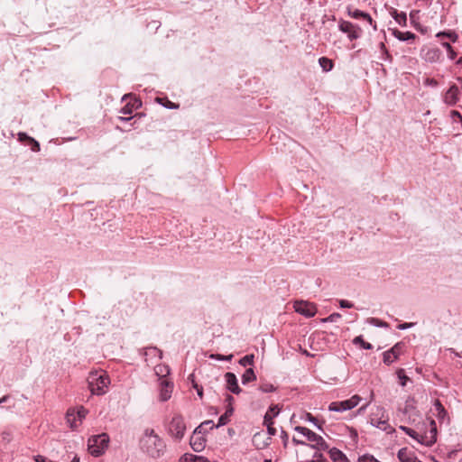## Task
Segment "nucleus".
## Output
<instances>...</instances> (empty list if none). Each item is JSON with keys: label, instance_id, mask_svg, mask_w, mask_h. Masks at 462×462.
Wrapping results in <instances>:
<instances>
[{"label": "nucleus", "instance_id": "1", "mask_svg": "<svg viewBox=\"0 0 462 462\" xmlns=\"http://www.w3.org/2000/svg\"><path fill=\"white\" fill-rule=\"evenodd\" d=\"M139 445L143 453L154 458L162 456L166 448L164 440L153 429L150 428L143 430Z\"/></svg>", "mask_w": 462, "mask_h": 462}, {"label": "nucleus", "instance_id": "2", "mask_svg": "<svg viewBox=\"0 0 462 462\" xmlns=\"http://www.w3.org/2000/svg\"><path fill=\"white\" fill-rule=\"evenodd\" d=\"M88 382L92 394L103 395L108 391L110 378L106 372L93 371L89 374Z\"/></svg>", "mask_w": 462, "mask_h": 462}, {"label": "nucleus", "instance_id": "3", "mask_svg": "<svg viewBox=\"0 0 462 462\" xmlns=\"http://www.w3.org/2000/svg\"><path fill=\"white\" fill-rule=\"evenodd\" d=\"M430 430L428 433L424 435H420L414 430L401 426L400 430H402L405 434L416 439L419 443L425 445L427 447L432 446L437 440V427L434 420H430Z\"/></svg>", "mask_w": 462, "mask_h": 462}, {"label": "nucleus", "instance_id": "4", "mask_svg": "<svg viewBox=\"0 0 462 462\" xmlns=\"http://www.w3.org/2000/svg\"><path fill=\"white\" fill-rule=\"evenodd\" d=\"M109 437L106 433L92 436L88 441V449L94 457H99L105 453L108 448Z\"/></svg>", "mask_w": 462, "mask_h": 462}, {"label": "nucleus", "instance_id": "5", "mask_svg": "<svg viewBox=\"0 0 462 462\" xmlns=\"http://www.w3.org/2000/svg\"><path fill=\"white\" fill-rule=\"evenodd\" d=\"M370 423L382 430L390 427L389 417L384 408L377 406L370 415Z\"/></svg>", "mask_w": 462, "mask_h": 462}, {"label": "nucleus", "instance_id": "6", "mask_svg": "<svg viewBox=\"0 0 462 462\" xmlns=\"http://www.w3.org/2000/svg\"><path fill=\"white\" fill-rule=\"evenodd\" d=\"M361 401H362V398L359 395L355 394L347 400L331 402L328 406V410L331 411H337V412L349 411V410H352L353 408L356 407L360 403Z\"/></svg>", "mask_w": 462, "mask_h": 462}, {"label": "nucleus", "instance_id": "7", "mask_svg": "<svg viewBox=\"0 0 462 462\" xmlns=\"http://www.w3.org/2000/svg\"><path fill=\"white\" fill-rule=\"evenodd\" d=\"M186 430V425L182 417L176 415L174 416L169 426V432L171 436L176 439H181L184 437Z\"/></svg>", "mask_w": 462, "mask_h": 462}, {"label": "nucleus", "instance_id": "8", "mask_svg": "<svg viewBox=\"0 0 462 462\" xmlns=\"http://www.w3.org/2000/svg\"><path fill=\"white\" fill-rule=\"evenodd\" d=\"M294 310L306 317H314L317 313V307L314 303L306 300H296L293 304Z\"/></svg>", "mask_w": 462, "mask_h": 462}, {"label": "nucleus", "instance_id": "9", "mask_svg": "<svg viewBox=\"0 0 462 462\" xmlns=\"http://www.w3.org/2000/svg\"><path fill=\"white\" fill-rule=\"evenodd\" d=\"M403 343L398 342L396 343L391 349L385 351L383 354V363L386 365H391L394 361H396L399 356L402 355L403 351Z\"/></svg>", "mask_w": 462, "mask_h": 462}, {"label": "nucleus", "instance_id": "10", "mask_svg": "<svg viewBox=\"0 0 462 462\" xmlns=\"http://www.w3.org/2000/svg\"><path fill=\"white\" fill-rule=\"evenodd\" d=\"M460 90L456 84H451L448 89L443 94V102L450 106H455L459 100Z\"/></svg>", "mask_w": 462, "mask_h": 462}, {"label": "nucleus", "instance_id": "11", "mask_svg": "<svg viewBox=\"0 0 462 462\" xmlns=\"http://www.w3.org/2000/svg\"><path fill=\"white\" fill-rule=\"evenodd\" d=\"M339 30L347 33L349 40L353 41L360 37V28L347 21H341L338 24Z\"/></svg>", "mask_w": 462, "mask_h": 462}, {"label": "nucleus", "instance_id": "12", "mask_svg": "<svg viewBox=\"0 0 462 462\" xmlns=\"http://www.w3.org/2000/svg\"><path fill=\"white\" fill-rule=\"evenodd\" d=\"M173 384L167 379H162L160 383L159 398L161 402H166L171 397Z\"/></svg>", "mask_w": 462, "mask_h": 462}, {"label": "nucleus", "instance_id": "13", "mask_svg": "<svg viewBox=\"0 0 462 462\" xmlns=\"http://www.w3.org/2000/svg\"><path fill=\"white\" fill-rule=\"evenodd\" d=\"M271 443L270 437L265 431H259L253 437V444L258 449H263L268 447Z\"/></svg>", "mask_w": 462, "mask_h": 462}, {"label": "nucleus", "instance_id": "14", "mask_svg": "<svg viewBox=\"0 0 462 462\" xmlns=\"http://www.w3.org/2000/svg\"><path fill=\"white\" fill-rule=\"evenodd\" d=\"M441 51L438 48H429L421 50V57L427 62L434 63L439 60Z\"/></svg>", "mask_w": 462, "mask_h": 462}, {"label": "nucleus", "instance_id": "15", "mask_svg": "<svg viewBox=\"0 0 462 462\" xmlns=\"http://www.w3.org/2000/svg\"><path fill=\"white\" fill-rule=\"evenodd\" d=\"M347 14L350 17H352L354 19H358V20L362 19V20L366 21L370 25L374 26V30H376V24L374 23L373 19L369 14L360 11L358 9H350V8L348 9Z\"/></svg>", "mask_w": 462, "mask_h": 462}, {"label": "nucleus", "instance_id": "16", "mask_svg": "<svg viewBox=\"0 0 462 462\" xmlns=\"http://www.w3.org/2000/svg\"><path fill=\"white\" fill-rule=\"evenodd\" d=\"M225 379L226 383V388L232 392L233 393L238 394L241 392V389L238 385L237 378L233 373H226L225 374Z\"/></svg>", "mask_w": 462, "mask_h": 462}, {"label": "nucleus", "instance_id": "17", "mask_svg": "<svg viewBox=\"0 0 462 462\" xmlns=\"http://www.w3.org/2000/svg\"><path fill=\"white\" fill-rule=\"evenodd\" d=\"M234 398L230 395L227 396L226 401L229 402V406L225 411L223 415L220 416L218 419V422L217 427H221L228 423L230 416L233 414L234 409L231 406V402H233Z\"/></svg>", "mask_w": 462, "mask_h": 462}, {"label": "nucleus", "instance_id": "18", "mask_svg": "<svg viewBox=\"0 0 462 462\" xmlns=\"http://www.w3.org/2000/svg\"><path fill=\"white\" fill-rule=\"evenodd\" d=\"M328 454L333 462H350L347 457L337 448L328 449Z\"/></svg>", "mask_w": 462, "mask_h": 462}, {"label": "nucleus", "instance_id": "19", "mask_svg": "<svg viewBox=\"0 0 462 462\" xmlns=\"http://www.w3.org/2000/svg\"><path fill=\"white\" fill-rule=\"evenodd\" d=\"M67 423L69 425L71 429L78 428L81 423H79L78 417L76 416V410L70 409L68 411L66 415Z\"/></svg>", "mask_w": 462, "mask_h": 462}, {"label": "nucleus", "instance_id": "20", "mask_svg": "<svg viewBox=\"0 0 462 462\" xmlns=\"http://www.w3.org/2000/svg\"><path fill=\"white\" fill-rule=\"evenodd\" d=\"M397 456L401 462H414L416 459V457L405 448H401Z\"/></svg>", "mask_w": 462, "mask_h": 462}, {"label": "nucleus", "instance_id": "21", "mask_svg": "<svg viewBox=\"0 0 462 462\" xmlns=\"http://www.w3.org/2000/svg\"><path fill=\"white\" fill-rule=\"evenodd\" d=\"M310 442L312 443L311 444V448H316V449H319V450H328V445L326 443V441L324 440V439L319 436V435H316V437L310 440Z\"/></svg>", "mask_w": 462, "mask_h": 462}, {"label": "nucleus", "instance_id": "22", "mask_svg": "<svg viewBox=\"0 0 462 462\" xmlns=\"http://www.w3.org/2000/svg\"><path fill=\"white\" fill-rule=\"evenodd\" d=\"M310 442L312 443L311 444V448H316V449H319V450H328V445L326 443V441L324 440V439L319 436V435H316V437L310 440Z\"/></svg>", "mask_w": 462, "mask_h": 462}, {"label": "nucleus", "instance_id": "23", "mask_svg": "<svg viewBox=\"0 0 462 462\" xmlns=\"http://www.w3.org/2000/svg\"><path fill=\"white\" fill-rule=\"evenodd\" d=\"M263 423L267 427V431L265 433L268 434V436L271 439L272 436H274L276 434V430L273 426V420H272V417H271L270 413H265L264 419H263Z\"/></svg>", "mask_w": 462, "mask_h": 462}, {"label": "nucleus", "instance_id": "24", "mask_svg": "<svg viewBox=\"0 0 462 462\" xmlns=\"http://www.w3.org/2000/svg\"><path fill=\"white\" fill-rule=\"evenodd\" d=\"M180 462H209V461L202 456H197L194 454H185L180 458Z\"/></svg>", "mask_w": 462, "mask_h": 462}, {"label": "nucleus", "instance_id": "25", "mask_svg": "<svg viewBox=\"0 0 462 462\" xmlns=\"http://www.w3.org/2000/svg\"><path fill=\"white\" fill-rule=\"evenodd\" d=\"M295 430L298 433H300V435H302L303 437H305L307 439V440H309V441L312 440L317 435L315 432L309 430L308 428L301 427V426L295 427Z\"/></svg>", "mask_w": 462, "mask_h": 462}, {"label": "nucleus", "instance_id": "26", "mask_svg": "<svg viewBox=\"0 0 462 462\" xmlns=\"http://www.w3.org/2000/svg\"><path fill=\"white\" fill-rule=\"evenodd\" d=\"M154 372L162 381V379H166L165 377L170 374V368L166 365H158L154 367Z\"/></svg>", "mask_w": 462, "mask_h": 462}, {"label": "nucleus", "instance_id": "27", "mask_svg": "<svg viewBox=\"0 0 462 462\" xmlns=\"http://www.w3.org/2000/svg\"><path fill=\"white\" fill-rule=\"evenodd\" d=\"M393 35L400 41L402 42H405V41H408V40H411V39H414L415 38V35L414 33L411 32H401V31H398V30H394L393 31Z\"/></svg>", "mask_w": 462, "mask_h": 462}, {"label": "nucleus", "instance_id": "28", "mask_svg": "<svg viewBox=\"0 0 462 462\" xmlns=\"http://www.w3.org/2000/svg\"><path fill=\"white\" fill-rule=\"evenodd\" d=\"M255 380H256V375H255L253 368L246 369L245 372L244 373V374L242 375V383L244 384L253 382V381H255Z\"/></svg>", "mask_w": 462, "mask_h": 462}, {"label": "nucleus", "instance_id": "29", "mask_svg": "<svg viewBox=\"0 0 462 462\" xmlns=\"http://www.w3.org/2000/svg\"><path fill=\"white\" fill-rule=\"evenodd\" d=\"M319 63L325 72L330 71L333 69L332 60L326 57L319 58Z\"/></svg>", "mask_w": 462, "mask_h": 462}, {"label": "nucleus", "instance_id": "30", "mask_svg": "<svg viewBox=\"0 0 462 462\" xmlns=\"http://www.w3.org/2000/svg\"><path fill=\"white\" fill-rule=\"evenodd\" d=\"M146 357H157L162 359V352L156 347H147L144 352Z\"/></svg>", "mask_w": 462, "mask_h": 462}, {"label": "nucleus", "instance_id": "31", "mask_svg": "<svg viewBox=\"0 0 462 462\" xmlns=\"http://www.w3.org/2000/svg\"><path fill=\"white\" fill-rule=\"evenodd\" d=\"M436 37L438 38H440V37H448L453 42H456L457 40H458V35L455 32H452V31H448V32H439L436 34Z\"/></svg>", "mask_w": 462, "mask_h": 462}, {"label": "nucleus", "instance_id": "32", "mask_svg": "<svg viewBox=\"0 0 462 462\" xmlns=\"http://www.w3.org/2000/svg\"><path fill=\"white\" fill-rule=\"evenodd\" d=\"M353 343L355 345H360L363 348L365 349H372L373 348V346L368 343V342H365L364 339H363V337L362 336H358V337H356L354 339H353Z\"/></svg>", "mask_w": 462, "mask_h": 462}, {"label": "nucleus", "instance_id": "33", "mask_svg": "<svg viewBox=\"0 0 462 462\" xmlns=\"http://www.w3.org/2000/svg\"><path fill=\"white\" fill-rule=\"evenodd\" d=\"M367 322L373 326L379 327V328H388L389 327L388 323H386L381 319H378L376 318H370L367 319Z\"/></svg>", "mask_w": 462, "mask_h": 462}, {"label": "nucleus", "instance_id": "34", "mask_svg": "<svg viewBox=\"0 0 462 462\" xmlns=\"http://www.w3.org/2000/svg\"><path fill=\"white\" fill-rule=\"evenodd\" d=\"M254 355H247L239 360V364L242 366L252 365L254 364Z\"/></svg>", "mask_w": 462, "mask_h": 462}, {"label": "nucleus", "instance_id": "35", "mask_svg": "<svg viewBox=\"0 0 462 462\" xmlns=\"http://www.w3.org/2000/svg\"><path fill=\"white\" fill-rule=\"evenodd\" d=\"M441 44L447 50L448 58L450 60H454L456 58V56H457V52L453 50V48L450 45V43H448L447 42H444Z\"/></svg>", "mask_w": 462, "mask_h": 462}, {"label": "nucleus", "instance_id": "36", "mask_svg": "<svg viewBox=\"0 0 462 462\" xmlns=\"http://www.w3.org/2000/svg\"><path fill=\"white\" fill-rule=\"evenodd\" d=\"M397 376L400 380V383L402 386H405L406 383L409 381V377L405 375L403 369L397 370Z\"/></svg>", "mask_w": 462, "mask_h": 462}, {"label": "nucleus", "instance_id": "37", "mask_svg": "<svg viewBox=\"0 0 462 462\" xmlns=\"http://www.w3.org/2000/svg\"><path fill=\"white\" fill-rule=\"evenodd\" d=\"M87 414H88V411L82 406H80L78 410H76V416L78 417L79 423L82 422V420L85 419Z\"/></svg>", "mask_w": 462, "mask_h": 462}, {"label": "nucleus", "instance_id": "38", "mask_svg": "<svg viewBox=\"0 0 462 462\" xmlns=\"http://www.w3.org/2000/svg\"><path fill=\"white\" fill-rule=\"evenodd\" d=\"M434 405L438 411L439 418L443 419L446 414V411H445L444 407L441 405V403L439 401H436Z\"/></svg>", "mask_w": 462, "mask_h": 462}, {"label": "nucleus", "instance_id": "39", "mask_svg": "<svg viewBox=\"0 0 462 462\" xmlns=\"http://www.w3.org/2000/svg\"><path fill=\"white\" fill-rule=\"evenodd\" d=\"M339 319H341V315L339 313H332L328 317L322 319L323 322H337Z\"/></svg>", "mask_w": 462, "mask_h": 462}, {"label": "nucleus", "instance_id": "40", "mask_svg": "<svg viewBox=\"0 0 462 462\" xmlns=\"http://www.w3.org/2000/svg\"><path fill=\"white\" fill-rule=\"evenodd\" d=\"M190 445H191L192 448L197 452L202 450L204 448V443L200 440L199 441L191 440Z\"/></svg>", "mask_w": 462, "mask_h": 462}, {"label": "nucleus", "instance_id": "41", "mask_svg": "<svg viewBox=\"0 0 462 462\" xmlns=\"http://www.w3.org/2000/svg\"><path fill=\"white\" fill-rule=\"evenodd\" d=\"M210 358L217 359V360L230 361L233 358V355L222 356V355H219V354H212L210 356Z\"/></svg>", "mask_w": 462, "mask_h": 462}, {"label": "nucleus", "instance_id": "42", "mask_svg": "<svg viewBox=\"0 0 462 462\" xmlns=\"http://www.w3.org/2000/svg\"><path fill=\"white\" fill-rule=\"evenodd\" d=\"M17 136H18V140L21 143H24V142L30 143L31 139H33L32 137H30L29 135H27L25 133H23V132L18 133Z\"/></svg>", "mask_w": 462, "mask_h": 462}, {"label": "nucleus", "instance_id": "43", "mask_svg": "<svg viewBox=\"0 0 462 462\" xmlns=\"http://www.w3.org/2000/svg\"><path fill=\"white\" fill-rule=\"evenodd\" d=\"M379 47H380V50H381L382 55H383L382 59L383 60H388L390 58V54L388 53V51H387L384 43L381 42L379 44Z\"/></svg>", "mask_w": 462, "mask_h": 462}, {"label": "nucleus", "instance_id": "44", "mask_svg": "<svg viewBox=\"0 0 462 462\" xmlns=\"http://www.w3.org/2000/svg\"><path fill=\"white\" fill-rule=\"evenodd\" d=\"M279 412H280V410H279L278 406L274 405V406L270 407V409L268 410V411L266 413L271 414L272 420H273V418L279 414Z\"/></svg>", "mask_w": 462, "mask_h": 462}, {"label": "nucleus", "instance_id": "45", "mask_svg": "<svg viewBox=\"0 0 462 462\" xmlns=\"http://www.w3.org/2000/svg\"><path fill=\"white\" fill-rule=\"evenodd\" d=\"M260 390L263 393H271L274 391V387L271 383H264L260 386Z\"/></svg>", "mask_w": 462, "mask_h": 462}, {"label": "nucleus", "instance_id": "46", "mask_svg": "<svg viewBox=\"0 0 462 462\" xmlns=\"http://www.w3.org/2000/svg\"><path fill=\"white\" fill-rule=\"evenodd\" d=\"M394 19L395 21L399 23V24H402V23H405L406 22V14H396V15L394 16Z\"/></svg>", "mask_w": 462, "mask_h": 462}, {"label": "nucleus", "instance_id": "47", "mask_svg": "<svg viewBox=\"0 0 462 462\" xmlns=\"http://www.w3.org/2000/svg\"><path fill=\"white\" fill-rule=\"evenodd\" d=\"M134 111L133 107L130 106V102L126 103L125 106L121 109V113L124 115H130Z\"/></svg>", "mask_w": 462, "mask_h": 462}, {"label": "nucleus", "instance_id": "48", "mask_svg": "<svg viewBox=\"0 0 462 462\" xmlns=\"http://www.w3.org/2000/svg\"><path fill=\"white\" fill-rule=\"evenodd\" d=\"M191 380H192V385L197 390V393H198L199 397L202 398L203 388L201 386H199L197 383H195L193 379H191Z\"/></svg>", "mask_w": 462, "mask_h": 462}, {"label": "nucleus", "instance_id": "49", "mask_svg": "<svg viewBox=\"0 0 462 462\" xmlns=\"http://www.w3.org/2000/svg\"><path fill=\"white\" fill-rule=\"evenodd\" d=\"M339 306L341 308H347V309H350V308H353V303L346 300H339Z\"/></svg>", "mask_w": 462, "mask_h": 462}, {"label": "nucleus", "instance_id": "50", "mask_svg": "<svg viewBox=\"0 0 462 462\" xmlns=\"http://www.w3.org/2000/svg\"><path fill=\"white\" fill-rule=\"evenodd\" d=\"M30 144H32V152H39L40 151V144L39 143L34 140V139H31V142L29 143Z\"/></svg>", "mask_w": 462, "mask_h": 462}, {"label": "nucleus", "instance_id": "51", "mask_svg": "<svg viewBox=\"0 0 462 462\" xmlns=\"http://www.w3.org/2000/svg\"><path fill=\"white\" fill-rule=\"evenodd\" d=\"M414 325H415V323H413V322L402 323V324L398 325L397 328L399 329L403 330V329H407V328H412Z\"/></svg>", "mask_w": 462, "mask_h": 462}, {"label": "nucleus", "instance_id": "52", "mask_svg": "<svg viewBox=\"0 0 462 462\" xmlns=\"http://www.w3.org/2000/svg\"><path fill=\"white\" fill-rule=\"evenodd\" d=\"M425 85L430 86V87H437L438 81L434 79H426Z\"/></svg>", "mask_w": 462, "mask_h": 462}, {"label": "nucleus", "instance_id": "53", "mask_svg": "<svg viewBox=\"0 0 462 462\" xmlns=\"http://www.w3.org/2000/svg\"><path fill=\"white\" fill-rule=\"evenodd\" d=\"M164 106H166L167 108H170V109H176V108L179 107L178 105H176V104H174V103H172L171 101H167V103L164 104Z\"/></svg>", "mask_w": 462, "mask_h": 462}, {"label": "nucleus", "instance_id": "54", "mask_svg": "<svg viewBox=\"0 0 462 462\" xmlns=\"http://www.w3.org/2000/svg\"><path fill=\"white\" fill-rule=\"evenodd\" d=\"M141 102L137 99H134V103L130 102V106L133 107V109H137L141 106Z\"/></svg>", "mask_w": 462, "mask_h": 462}, {"label": "nucleus", "instance_id": "55", "mask_svg": "<svg viewBox=\"0 0 462 462\" xmlns=\"http://www.w3.org/2000/svg\"><path fill=\"white\" fill-rule=\"evenodd\" d=\"M306 418L309 421L312 422L314 425H317V419L314 418L311 414L307 413Z\"/></svg>", "mask_w": 462, "mask_h": 462}, {"label": "nucleus", "instance_id": "56", "mask_svg": "<svg viewBox=\"0 0 462 462\" xmlns=\"http://www.w3.org/2000/svg\"><path fill=\"white\" fill-rule=\"evenodd\" d=\"M451 116H452L453 117H457V118H459L460 122L462 123V116H461V114H460L459 112H457V111H452V112H451Z\"/></svg>", "mask_w": 462, "mask_h": 462}, {"label": "nucleus", "instance_id": "57", "mask_svg": "<svg viewBox=\"0 0 462 462\" xmlns=\"http://www.w3.org/2000/svg\"><path fill=\"white\" fill-rule=\"evenodd\" d=\"M292 441L296 444H300V445H305V442L301 439H299L298 438L296 437H293L292 439Z\"/></svg>", "mask_w": 462, "mask_h": 462}, {"label": "nucleus", "instance_id": "58", "mask_svg": "<svg viewBox=\"0 0 462 462\" xmlns=\"http://www.w3.org/2000/svg\"><path fill=\"white\" fill-rule=\"evenodd\" d=\"M367 405H368V404L366 403V404H365V405L361 406V407L358 409V412H359V413L363 412V411L366 409Z\"/></svg>", "mask_w": 462, "mask_h": 462}, {"label": "nucleus", "instance_id": "59", "mask_svg": "<svg viewBox=\"0 0 462 462\" xmlns=\"http://www.w3.org/2000/svg\"><path fill=\"white\" fill-rule=\"evenodd\" d=\"M7 399H8V396H7V395L3 396V397L0 399V404H2V403H4V402H5L7 401Z\"/></svg>", "mask_w": 462, "mask_h": 462}, {"label": "nucleus", "instance_id": "60", "mask_svg": "<svg viewBox=\"0 0 462 462\" xmlns=\"http://www.w3.org/2000/svg\"><path fill=\"white\" fill-rule=\"evenodd\" d=\"M8 437H9V434H8V433L4 432V433L2 434V438H3V439H5H5H8Z\"/></svg>", "mask_w": 462, "mask_h": 462}, {"label": "nucleus", "instance_id": "61", "mask_svg": "<svg viewBox=\"0 0 462 462\" xmlns=\"http://www.w3.org/2000/svg\"><path fill=\"white\" fill-rule=\"evenodd\" d=\"M456 63H457V65H462V57H461V58H459V59L456 61Z\"/></svg>", "mask_w": 462, "mask_h": 462}, {"label": "nucleus", "instance_id": "62", "mask_svg": "<svg viewBox=\"0 0 462 462\" xmlns=\"http://www.w3.org/2000/svg\"><path fill=\"white\" fill-rule=\"evenodd\" d=\"M71 462H79V458L78 457H74Z\"/></svg>", "mask_w": 462, "mask_h": 462}, {"label": "nucleus", "instance_id": "63", "mask_svg": "<svg viewBox=\"0 0 462 462\" xmlns=\"http://www.w3.org/2000/svg\"><path fill=\"white\" fill-rule=\"evenodd\" d=\"M457 80L460 83L461 88H462V78L461 77H457Z\"/></svg>", "mask_w": 462, "mask_h": 462}, {"label": "nucleus", "instance_id": "64", "mask_svg": "<svg viewBox=\"0 0 462 462\" xmlns=\"http://www.w3.org/2000/svg\"><path fill=\"white\" fill-rule=\"evenodd\" d=\"M119 119L123 120V121H127V120L130 119V117H122V116H120Z\"/></svg>", "mask_w": 462, "mask_h": 462}]
</instances>
